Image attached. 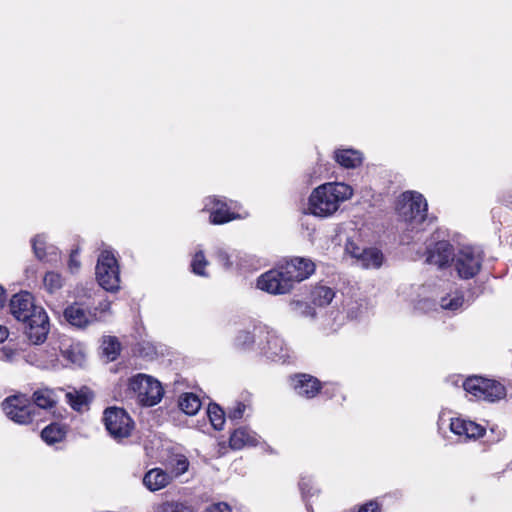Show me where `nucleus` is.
<instances>
[{"label": "nucleus", "instance_id": "nucleus-13", "mask_svg": "<svg viewBox=\"0 0 512 512\" xmlns=\"http://www.w3.org/2000/svg\"><path fill=\"white\" fill-rule=\"evenodd\" d=\"M65 320L72 326L84 329L89 325L100 321L95 312L91 309L84 308L80 303H73L67 306L63 312Z\"/></svg>", "mask_w": 512, "mask_h": 512}, {"label": "nucleus", "instance_id": "nucleus-20", "mask_svg": "<svg viewBox=\"0 0 512 512\" xmlns=\"http://www.w3.org/2000/svg\"><path fill=\"white\" fill-rule=\"evenodd\" d=\"M32 398V404L34 405V415L36 414V407L41 409H51L56 405L58 401L56 392L49 388L36 390L33 393Z\"/></svg>", "mask_w": 512, "mask_h": 512}, {"label": "nucleus", "instance_id": "nucleus-11", "mask_svg": "<svg viewBox=\"0 0 512 512\" xmlns=\"http://www.w3.org/2000/svg\"><path fill=\"white\" fill-rule=\"evenodd\" d=\"M345 252L350 255L355 264L362 268H379L383 262L382 252L373 247H361L354 240H347Z\"/></svg>", "mask_w": 512, "mask_h": 512}, {"label": "nucleus", "instance_id": "nucleus-10", "mask_svg": "<svg viewBox=\"0 0 512 512\" xmlns=\"http://www.w3.org/2000/svg\"><path fill=\"white\" fill-rule=\"evenodd\" d=\"M2 408L6 416L17 424H29L35 418L34 405L24 395H13L6 398L2 403Z\"/></svg>", "mask_w": 512, "mask_h": 512}, {"label": "nucleus", "instance_id": "nucleus-2", "mask_svg": "<svg viewBox=\"0 0 512 512\" xmlns=\"http://www.w3.org/2000/svg\"><path fill=\"white\" fill-rule=\"evenodd\" d=\"M11 314L24 324V334L34 345H40L47 339L50 323L45 310L34 304L31 293L23 291L15 294L9 303Z\"/></svg>", "mask_w": 512, "mask_h": 512}, {"label": "nucleus", "instance_id": "nucleus-39", "mask_svg": "<svg viewBox=\"0 0 512 512\" xmlns=\"http://www.w3.org/2000/svg\"><path fill=\"white\" fill-rule=\"evenodd\" d=\"M36 365L43 369L55 368L58 365V354L56 348L46 352V356L38 359Z\"/></svg>", "mask_w": 512, "mask_h": 512}, {"label": "nucleus", "instance_id": "nucleus-6", "mask_svg": "<svg viewBox=\"0 0 512 512\" xmlns=\"http://www.w3.org/2000/svg\"><path fill=\"white\" fill-rule=\"evenodd\" d=\"M96 280L100 287L108 292H117L120 288L118 261L110 250H103L97 259Z\"/></svg>", "mask_w": 512, "mask_h": 512}, {"label": "nucleus", "instance_id": "nucleus-29", "mask_svg": "<svg viewBox=\"0 0 512 512\" xmlns=\"http://www.w3.org/2000/svg\"><path fill=\"white\" fill-rule=\"evenodd\" d=\"M487 379L479 376H472L467 378L463 382L464 390L474 396L477 399L481 398V395L486 387Z\"/></svg>", "mask_w": 512, "mask_h": 512}, {"label": "nucleus", "instance_id": "nucleus-41", "mask_svg": "<svg viewBox=\"0 0 512 512\" xmlns=\"http://www.w3.org/2000/svg\"><path fill=\"white\" fill-rule=\"evenodd\" d=\"M247 409H250L249 405L244 402H236L232 407L228 408L227 417L232 421L240 420Z\"/></svg>", "mask_w": 512, "mask_h": 512}, {"label": "nucleus", "instance_id": "nucleus-27", "mask_svg": "<svg viewBox=\"0 0 512 512\" xmlns=\"http://www.w3.org/2000/svg\"><path fill=\"white\" fill-rule=\"evenodd\" d=\"M334 296V291L327 286H317L311 292L312 303L318 307L330 304Z\"/></svg>", "mask_w": 512, "mask_h": 512}, {"label": "nucleus", "instance_id": "nucleus-32", "mask_svg": "<svg viewBox=\"0 0 512 512\" xmlns=\"http://www.w3.org/2000/svg\"><path fill=\"white\" fill-rule=\"evenodd\" d=\"M149 512H194L193 509L185 503L178 501H165L154 505Z\"/></svg>", "mask_w": 512, "mask_h": 512}, {"label": "nucleus", "instance_id": "nucleus-23", "mask_svg": "<svg viewBox=\"0 0 512 512\" xmlns=\"http://www.w3.org/2000/svg\"><path fill=\"white\" fill-rule=\"evenodd\" d=\"M66 429L58 423H52L46 426L41 432L42 440L48 445H54L62 442L66 437Z\"/></svg>", "mask_w": 512, "mask_h": 512}, {"label": "nucleus", "instance_id": "nucleus-4", "mask_svg": "<svg viewBox=\"0 0 512 512\" xmlns=\"http://www.w3.org/2000/svg\"><path fill=\"white\" fill-rule=\"evenodd\" d=\"M396 210L408 230L419 232L433 221L428 217V204L424 196L415 191H406L398 199Z\"/></svg>", "mask_w": 512, "mask_h": 512}, {"label": "nucleus", "instance_id": "nucleus-5", "mask_svg": "<svg viewBox=\"0 0 512 512\" xmlns=\"http://www.w3.org/2000/svg\"><path fill=\"white\" fill-rule=\"evenodd\" d=\"M128 392L136 397L142 406L151 407L158 404L163 397L161 383L146 374H136L128 379Z\"/></svg>", "mask_w": 512, "mask_h": 512}, {"label": "nucleus", "instance_id": "nucleus-7", "mask_svg": "<svg viewBox=\"0 0 512 512\" xmlns=\"http://www.w3.org/2000/svg\"><path fill=\"white\" fill-rule=\"evenodd\" d=\"M102 421L109 436L117 442L130 437L135 428V422L128 412L119 407L106 408Z\"/></svg>", "mask_w": 512, "mask_h": 512}, {"label": "nucleus", "instance_id": "nucleus-42", "mask_svg": "<svg viewBox=\"0 0 512 512\" xmlns=\"http://www.w3.org/2000/svg\"><path fill=\"white\" fill-rule=\"evenodd\" d=\"M81 262L79 260V250L74 249L71 251L68 261V269L72 274L77 273L80 270Z\"/></svg>", "mask_w": 512, "mask_h": 512}, {"label": "nucleus", "instance_id": "nucleus-19", "mask_svg": "<svg viewBox=\"0 0 512 512\" xmlns=\"http://www.w3.org/2000/svg\"><path fill=\"white\" fill-rule=\"evenodd\" d=\"M173 476L162 470L161 468H153L145 473L143 477V484L145 487L154 492L165 488L171 483Z\"/></svg>", "mask_w": 512, "mask_h": 512}, {"label": "nucleus", "instance_id": "nucleus-50", "mask_svg": "<svg viewBox=\"0 0 512 512\" xmlns=\"http://www.w3.org/2000/svg\"><path fill=\"white\" fill-rule=\"evenodd\" d=\"M509 467L512 469V461L509 463Z\"/></svg>", "mask_w": 512, "mask_h": 512}, {"label": "nucleus", "instance_id": "nucleus-22", "mask_svg": "<svg viewBox=\"0 0 512 512\" xmlns=\"http://www.w3.org/2000/svg\"><path fill=\"white\" fill-rule=\"evenodd\" d=\"M65 399L67 403L75 410V411H83L87 408L88 404L91 401L90 393L88 389L84 388L81 390H73L65 393Z\"/></svg>", "mask_w": 512, "mask_h": 512}, {"label": "nucleus", "instance_id": "nucleus-24", "mask_svg": "<svg viewBox=\"0 0 512 512\" xmlns=\"http://www.w3.org/2000/svg\"><path fill=\"white\" fill-rule=\"evenodd\" d=\"M102 354L108 361H114L120 354L121 344L115 336H104L102 338Z\"/></svg>", "mask_w": 512, "mask_h": 512}, {"label": "nucleus", "instance_id": "nucleus-46", "mask_svg": "<svg viewBox=\"0 0 512 512\" xmlns=\"http://www.w3.org/2000/svg\"><path fill=\"white\" fill-rule=\"evenodd\" d=\"M111 302L107 299L100 301L99 304L92 310V312H95L96 314L98 312L100 313H106L110 311Z\"/></svg>", "mask_w": 512, "mask_h": 512}, {"label": "nucleus", "instance_id": "nucleus-43", "mask_svg": "<svg viewBox=\"0 0 512 512\" xmlns=\"http://www.w3.org/2000/svg\"><path fill=\"white\" fill-rule=\"evenodd\" d=\"M76 297L78 298H91L94 294V285L92 283L86 285H79L76 287Z\"/></svg>", "mask_w": 512, "mask_h": 512}, {"label": "nucleus", "instance_id": "nucleus-44", "mask_svg": "<svg viewBox=\"0 0 512 512\" xmlns=\"http://www.w3.org/2000/svg\"><path fill=\"white\" fill-rule=\"evenodd\" d=\"M358 512H381V508L376 501H370L364 504Z\"/></svg>", "mask_w": 512, "mask_h": 512}, {"label": "nucleus", "instance_id": "nucleus-1", "mask_svg": "<svg viewBox=\"0 0 512 512\" xmlns=\"http://www.w3.org/2000/svg\"><path fill=\"white\" fill-rule=\"evenodd\" d=\"M315 271L314 263L305 258H293L257 278L258 289L272 295L289 293L295 283L307 279Z\"/></svg>", "mask_w": 512, "mask_h": 512}, {"label": "nucleus", "instance_id": "nucleus-36", "mask_svg": "<svg viewBox=\"0 0 512 512\" xmlns=\"http://www.w3.org/2000/svg\"><path fill=\"white\" fill-rule=\"evenodd\" d=\"M43 285L49 293H54L62 288L63 278L57 272H47L43 279Z\"/></svg>", "mask_w": 512, "mask_h": 512}, {"label": "nucleus", "instance_id": "nucleus-26", "mask_svg": "<svg viewBox=\"0 0 512 512\" xmlns=\"http://www.w3.org/2000/svg\"><path fill=\"white\" fill-rule=\"evenodd\" d=\"M178 406L185 414L195 415L201 407V401L193 393H184L179 397Z\"/></svg>", "mask_w": 512, "mask_h": 512}, {"label": "nucleus", "instance_id": "nucleus-34", "mask_svg": "<svg viewBox=\"0 0 512 512\" xmlns=\"http://www.w3.org/2000/svg\"><path fill=\"white\" fill-rule=\"evenodd\" d=\"M207 415L211 425L216 430H221L225 423V412L217 404H210L207 410Z\"/></svg>", "mask_w": 512, "mask_h": 512}, {"label": "nucleus", "instance_id": "nucleus-21", "mask_svg": "<svg viewBox=\"0 0 512 512\" xmlns=\"http://www.w3.org/2000/svg\"><path fill=\"white\" fill-rule=\"evenodd\" d=\"M335 160L342 167L350 169L359 166L362 161V153L354 149H339L335 151Z\"/></svg>", "mask_w": 512, "mask_h": 512}, {"label": "nucleus", "instance_id": "nucleus-47", "mask_svg": "<svg viewBox=\"0 0 512 512\" xmlns=\"http://www.w3.org/2000/svg\"><path fill=\"white\" fill-rule=\"evenodd\" d=\"M8 337V330L5 326L0 325V343L4 342Z\"/></svg>", "mask_w": 512, "mask_h": 512}, {"label": "nucleus", "instance_id": "nucleus-30", "mask_svg": "<svg viewBox=\"0 0 512 512\" xmlns=\"http://www.w3.org/2000/svg\"><path fill=\"white\" fill-rule=\"evenodd\" d=\"M299 489L302 494V498L306 503V508L309 512H313L309 499L315 495H318L319 490L313 487V480L310 476H302L299 482Z\"/></svg>", "mask_w": 512, "mask_h": 512}, {"label": "nucleus", "instance_id": "nucleus-18", "mask_svg": "<svg viewBox=\"0 0 512 512\" xmlns=\"http://www.w3.org/2000/svg\"><path fill=\"white\" fill-rule=\"evenodd\" d=\"M216 260L225 270H238L246 266L245 255L240 251L233 250L231 252L219 248L216 251Z\"/></svg>", "mask_w": 512, "mask_h": 512}, {"label": "nucleus", "instance_id": "nucleus-3", "mask_svg": "<svg viewBox=\"0 0 512 512\" xmlns=\"http://www.w3.org/2000/svg\"><path fill=\"white\" fill-rule=\"evenodd\" d=\"M353 196V189L343 182L324 183L311 192L307 210L318 218L333 216L340 206Z\"/></svg>", "mask_w": 512, "mask_h": 512}, {"label": "nucleus", "instance_id": "nucleus-49", "mask_svg": "<svg viewBox=\"0 0 512 512\" xmlns=\"http://www.w3.org/2000/svg\"><path fill=\"white\" fill-rule=\"evenodd\" d=\"M502 437H503V433L500 431V432H499V436H498V439H497V440H500Z\"/></svg>", "mask_w": 512, "mask_h": 512}, {"label": "nucleus", "instance_id": "nucleus-9", "mask_svg": "<svg viewBox=\"0 0 512 512\" xmlns=\"http://www.w3.org/2000/svg\"><path fill=\"white\" fill-rule=\"evenodd\" d=\"M258 332L259 349L269 359L273 361H285L288 357L287 348L283 339L269 327L260 325L255 329Z\"/></svg>", "mask_w": 512, "mask_h": 512}, {"label": "nucleus", "instance_id": "nucleus-14", "mask_svg": "<svg viewBox=\"0 0 512 512\" xmlns=\"http://www.w3.org/2000/svg\"><path fill=\"white\" fill-rule=\"evenodd\" d=\"M455 254L449 241H438L433 246L428 247L426 262L444 268L453 262Z\"/></svg>", "mask_w": 512, "mask_h": 512}, {"label": "nucleus", "instance_id": "nucleus-28", "mask_svg": "<svg viewBox=\"0 0 512 512\" xmlns=\"http://www.w3.org/2000/svg\"><path fill=\"white\" fill-rule=\"evenodd\" d=\"M189 468V460L185 455L175 454L172 455L167 461V469L170 470V474L174 477H178Z\"/></svg>", "mask_w": 512, "mask_h": 512}, {"label": "nucleus", "instance_id": "nucleus-8", "mask_svg": "<svg viewBox=\"0 0 512 512\" xmlns=\"http://www.w3.org/2000/svg\"><path fill=\"white\" fill-rule=\"evenodd\" d=\"M484 253L476 246L461 247L453 258L454 269L462 279H471L481 270Z\"/></svg>", "mask_w": 512, "mask_h": 512}, {"label": "nucleus", "instance_id": "nucleus-12", "mask_svg": "<svg viewBox=\"0 0 512 512\" xmlns=\"http://www.w3.org/2000/svg\"><path fill=\"white\" fill-rule=\"evenodd\" d=\"M203 210L210 214L209 220L214 225L224 224L238 217L231 206L216 196L205 198Z\"/></svg>", "mask_w": 512, "mask_h": 512}, {"label": "nucleus", "instance_id": "nucleus-38", "mask_svg": "<svg viewBox=\"0 0 512 512\" xmlns=\"http://www.w3.org/2000/svg\"><path fill=\"white\" fill-rule=\"evenodd\" d=\"M208 265V261L204 255L202 250L195 252L192 261H191V269L194 274L200 276H206L205 268Z\"/></svg>", "mask_w": 512, "mask_h": 512}, {"label": "nucleus", "instance_id": "nucleus-31", "mask_svg": "<svg viewBox=\"0 0 512 512\" xmlns=\"http://www.w3.org/2000/svg\"><path fill=\"white\" fill-rule=\"evenodd\" d=\"M258 327L255 326L253 332L240 330L234 339L235 347L242 350L250 349L255 343V337H258V332L255 330Z\"/></svg>", "mask_w": 512, "mask_h": 512}, {"label": "nucleus", "instance_id": "nucleus-40", "mask_svg": "<svg viewBox=\"0 0 512 512\" xmlns=\"http://www.w3.org/2000/svg\"><path fill=\"white\" fill-rule=\"evenodd\" d=\"M32 248L35 256L39 260H48V253L46 252V241L43 235H37L32 239Z\"/></svg>", "mask_w": 512, "mask_h": 512}, {"label": "nucleus", "instance_id": "nucleus-35", "mask_svg": "<svg viewBox=\"0 0 512 512\" xmlns=\"http://www.w3.org/2000/svg\"><path fill=\"white\" fill-rule=\"evenodd\" d=\"M289 309L297 316L313 318L316 315L315 309L311 305L300 300L290 301Z\"/></svg>", "mask_w": 512, "mask_h": 512}, {"label": "nucleus", "instance_id": "nucleus-15", "mask_svg": "<svg viewBox=\"0 0 512 512\" xmlns=\"http://www.w3.org/2000/svg\"><path fill=\"white\" fill-rule=\"evenodd\" d=\"M291 386L301 397H315L321 389L320 381L309 374H298L291 378Z\"/></svg>", "mask_w": 512, "mask_h": 512}, {"label": "nucleus", "instance_id": "nucleus-48", "mask_svg": "<svg viewBox=\"0 0 512 512\" xmlns=\"http://www.w3.org/2000/svg\"><path fill=\"white\" fill-rule=\"evenodd\" d=\"M6 302V293L5 290L0 286V309L4 307Z\"/></svg>", "mask_w": 512, "mask_h": 512}, {"label": "nucleus", "instance_id": "nucleus-17", "mask_svg": "<svg viewBox=\"0 0 512 512\" xmlns=\"http://www.w3.org/2000/svg\"><path fill=\"white\" fill-rule=\"evenodd\" d=\"M259 436L248 427H239L235 429L229 438V445L234 450H240L246 446L253 447L258 445Z\"/></svg>", "mask_w": 512, "mask_h": 512}, {"label": "nucleus", "instance_id": "nucleus-33", "mask_svg": "<svg viewBox=\"0 0 512 512\" xmlns=\"http://www.w3.org/2000/svg\"><path fill=\"white\" fill-rule=\"evenodd\" d=\"M463 304L464 297L458 291L442 297L440 301L441 308L449 311H457L463 306Z\"/></svg>", "mask_w": 512, "mask_h": 512}, {"label": "nucleus", "instance_id": "nucleus-45", "mask_svg": "<svg viewBox=\"0 0 512 512\" xmlns=\"http://www.w3.org/2000/svg\"><path fill=\"white\" fill-rule=\"evenodd\" d=\"M205 512H231V509L226 503H217L206 509Z\"/></svg>", "mask_w": 512, "mask_h": 512}, {"label": "nucleus", "instance_id": "nucleus-37", "mask_svg": "<svg viewBox=\"0 0 512 512\" xmlns=\"http://www.w3.org/2000/svg\"><path fill=\"white\" fill-rule=\"evenodd\" d=\"M62 356L71 364L81 366L85 360V355L78 346H70L62 350Z\"/></svg>", "mask_w": 512, "mask_h": 512}, {"label": "nucleus", "instance_id": "nucleus-16", "mask_svg": "<svg viewBox=\"0 0 512 512\" xmlns=\"http://www.w3.org/2000/svg\"><path fill=\"white\" fill-rule=\"evenodd\" d=\"M450 430L465 439H478L485 433V428L482 425L460 417L451 419Z\"/></svg>", "mask_w": 512, "mask_h": 512}, {"label": "nucleus", "instance_id": "nucleus-25", "mask_svg": "<svg viewBox=\"0 0 512 512\" xmlns=\"http://www.w3.org/2000/svg\"><path fill=\"white\" fill-rule=\"evenodd\" d=\"M505 394V388L501 383L487 379L486 387L484 388L480 399L494 402L503 398Z\"/></svg>", "mask_w": 512, "mask_h": 512}]
</instances>
